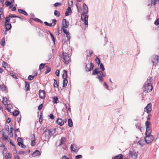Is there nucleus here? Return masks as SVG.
I'll list each match as a JSON object with an SVG mask.
<instances>
[{"instance_id":"obj_1","label":"nucleus","mask_w":159,"mask_h":159,"mask_svg":"<svg viewBox=\"0 0 159 159\" xmlns=\"http://www.w3.org/2000/svg\"><path fill=\"white\" fill-rule=\"evenodd\" d=\"M143 89L144 92L146 93L150 92L152 89V84L148 82L144 85Z\"/></svg>"},{"instance_id":"obj_2","label":"nucleus","mask_w":159,"mask_h":159,"mask_svg":"<svg viewBox=\"0 0 159 159\" xmlns=\"http://www.w3.org/2000/svg\"><path fill=\"white\" fill-rule=\"evenodd\" d=\"M62 57L65 64H68L70 62L69 54L68 53H65L63 52L62 53Z\"/></svg>"},{"instance_id":"obj_3","label":"nucleus","mask_w":159,"mask_h":159,"mask_svg":"<svg viewBox=\"0 0 159 159\" xmlns=\"http://www.w3.org/2000/svg\"><path fill=\"white\" fill-rule=\"evenodd\" d=\"M152 105L151 103H149L144 108V111L148 114V117H150L151 114L149 113L152 110Z\"/></svg>"},{"instance_id":"obj_4","label":"nucleus","mask_w":159,"mask_h":159,"mask_svg":"<svg viewBox=\"0 0 159 159\" xmlns=\"http://www.w3.org/2000/svg\"><path fill=\"white\" fill-rule=\"evenodd\" d=\"M153 139L154 137L152 135H146L144 141L147 144H149L152 142Z\"/></svg>"},{"instance_id":"obj_5","label":"nucleus","mask_w":159,"mask_h":159,"mask_svg":"<svg viewBox=\"0 0 159 159\" xmlns=\"http://www.w3.org/2000/svg\"><path fill=\"white\" fill-rule=\"evenodd\" d=\"M67 120L66 119H62L60 118H58L56 121V123L61 126H62L64 124L66 123Z\"/></svg>"},{"instance_id":"obj_6","label":"nucleus","mask_w":159,"mask_h":159,"mask_svg":"<svg viewBox=\"0 0 159 159\" xmlns=\"http://www.w3.org/2000/svg\"><path fill=\"white\" fill-rule=\"evenodd\" d=\"M81 20L84 21V23L85 25H88V16L86 14H82L81 16Z\"/></svg>"},{"instance_id":"obj_7","label":"nucleus","mask_w":159,"mask_h":159,"mask_svg":"<svg viewBox=\"0 0 159 159\" xmlns=\"http://www.w3.org/2000/svg\"><path fill=\"white\" fill-rule=\"evenodd\" d=\"M151 61L153 64H156L159 61V56L157 55H154L152 57Z\"/></svg>"},{"instance_id":"obj_8","label":"nucleus","mask_w":159,"mask_h":159,"mask_svg":"<svg viewBox=\"0 0 159 159\" xmlns=\"http://www.w3.org/2000/svg\"><path fill=\"white\" fill-rule=\"evenodd\" d=\"M51 131L49 130H45L44 132L45 136L47 139L50 138L51 137Z\"/></svg>"},{"instance_id":"obj_9","label":"nucleus","mask_w":159,"mask_h":159,"mask_svg":"<svg viewBox=\"0 0 159 159\" xmlns=\"http://www.w3.org/2000/svg\"><path fill=\"white\" fill-rule=\"evenodd\" d=\"M94 67V65L93 64V63L92 62H91L90 64V67L89 68L87 66V65L86 64V66H85V70L87 72V71H90L91 70H92L93 68Z\"/></svg>"},{"instance_id":"obj_10","label":"nucleus","mask_w":159,"mask_h":159,"mask_svg":"<svg viewBox=\"0 0 159 159\" xmlns=\"http://www.w3.org/2000/svg\"><path fill=\"white\" fill-rule=\"evenodd\" d=\"M70 148L71 151H73L75 152H77L79 150V149L77 148V145L74 144H71L70 146Z\"/></svg>"},{"instance_id":"obj_11","label":"nucleus","mask_w":159,"mask_h":159,"mask_svg":"<svg viewBox=\"0 0 159 159\" xmlns=\"http://www.w3.org/2000/svg\"><path fill=\"white\" fill-rule=\"evenodd\" d=\"M69 25V21H66V19H63L62 20V27L67 28Z\"/></svg>"},{"instance_id":"obj_12","label":"nucleus","mask_w":159,"mask_h":159,"mask_svg":"<svg viewBox=\"0 0 159 159\" xmlns=\"http://www.w3.org/2000/svg\"><path fill=\"white\" fill-rule=\"evenodd\" d=\"M39 96L42 99H44L45 96V92L43 90H40L39 91Z\"/></svg>"},{"instance_id":"obj_13","label":"nucleus","mask_w":159,"mask_h":159,"mask_svg":"<svg viewBox=\"0 0 159 159\" xmlns=\"http://www.w3.org/2000/svg\"><path fill=\"white\" fill-rule=\"evenodd\" d=\"M84 7V11L82 14H87L89 12L88 7L87 6L85 3H84L83 5Z\"/></svg>"},{"instance_id":"obj_14","label":"nucleus","mask_w":159,"mask_h":159,"mask_svg":"<svg viewBox=\"0 0 159 159\" xmlns=\"http://www.w3.org/2000/svg\"><path fill=\"white\" fill-rule=\"evenodd\" d=\"M5 31H8L10 30L11 28V23H5Z\"/></svg>"},{"instance_id":"obj_15","label":"nucleus","mask_w":159,"mask_h":159,"mask_svg":"<svg viewBox=\"0 0 159 159\" xmlns=\"http://www.w3.org/2000/svg\"><path fill=\"white\" fill-rule=\"evenodd\" d=\"M152 132V129L149 127L146 128L145 132V135H152L151 134Z\"/></svg>"},{"instance_id":"obj_16","label":"nucleus","mask_w":159,"mask_h":159,"mask_svg":"<svg viewBox=\"0 0 159 159\" xmlns=\"http://www.w3.org/2000/svg\"><path fill=\"white\" fill-rule=\"evenodd\" d=\"M99 71V68H96L94 70H93L92 73V75H97L98 74V73Z\"/></svg>"},{"instance_id":"obj_17","label":"nucleus","mask_w":159,"mask_h":159,"mask_svg":"<svg viewBox=\"0 0 159 159\" xmlns=\"http://www.w3.org/2000/svg\"><path fill=\"white\" fill-rule=\"evenodd\" d=\"M129 153V156L131 155V157L135 159L137 157V154L135 152H132L131 151H130Z\"/></svg>"},{"instance_id":"obj_18","label":"nucleus","mask_w":159,"mask_h":159,"mask_svg":"<svg viewBox=\"0 0 159 159\" xmlns=\"http://www.w3.org/2000/svg\"><path fill=\"white\" fill-rule=\"evenodd\" d=\"M66 138L65 137H62L60 140V141L59 146H60L62 144H63L65 142L66 140Z\"/></svg>"},{"instance_id":"obj_19","label":"nucleus","mask_w":159,"mask_h":159,"mask_svg":"<svg viewBox=\"0 0 159 159\" xmlns=\"http://www.w3.org/2000/svg\"><path fill=\"white\" fill-rule=\"evenodd\" d=\"M18 11L19 13L25 15L27 16V12L24 10L21 9H18Z\"/></svg>"},{"instance_id":"obj_20","label":"nucleus","mask_w":159,"mask_h":159,"mask_svg":"<svg viewBox=\"0 0 159 159\" xmlns=\"http://www.w3.org/2000/svg\"><path fill=\"white\" fill-rule=\"evenodd\" d=\"M63 74L62 75L63 79H67L68 77L67 72V71L66 70H63Z\"/></svg>"},{"instance_id":"obj_21","label":"nucleus","mask_w":159,"mask_h":159,"mask_svg":"<svg viewBox=\"0 0 159 159\" xmlns=\"http://www.w3.org/2000/svg\"><path fill=\"white\" fill-rule=\"evenodd\" d=\"M70 11H71V8L70 7H68L66 11L65 14V16H69V13Z\"/></svg>"},{"instance_id":"obj_22","label":"nucleus","mask_w":159,"mask_h":159,"mask_svg":"<svg viewBox=\"0 0 159 159\" xmlns=\"http://www.w3.org/2000/svg\"><path fill=\"white\" fill-rule=\"evenodd\" d=\"M123 157V155L122 154H119L112 158V159H122Z\"/></svg>"},{"instance_id":"obj_23","label":"nucleus","mask_w":159,"mask_h":159,"mask_svg":"<svg viewBox=\"0 0 159 159\" xmlns=\"http://www.w3.org/2000/svg\"><path fill=\"white\" fill-rule=\"evenodd\" d=\"M63 87H65L67 86L68 83V81L67 79H63Z\"/></svg>"},{"instance_id":"obj_24","label":"nucleus","mask_w":159,"mask_h":159,"mask_svg":"<svg viewBox=\"0 0 159 159\" xmlns=\"http://www.w3.org/2000/svg\"><path fill=\"white\" fill-rule=\"evenodd\" d=\"M145 142L143 140H140L138 141V143L141 147H143L145 144Z\"/></svg>"},{"instance_id":"obj_25","label":"nucleus","mask_w":159,"mask_h":159,"mask_svg":"<svg viewBox=\"0 0 159 159\" xmlns=\"http://www.w3.org/2000/svg\"><path fill=\"white\" fill-rule=\"evenodd\" d=\"M11 156L12 155L10 153H8L7 155L5 156L3 159H11Z\"/></svg>"},{"instance_id":"obj_26","label":"nucleus","mask_w":159,"mask_h":159,"mask_svg":"<svg viewBox=\"0 0 159 159\" xmlns=\"http://www.w3.org/2000/svg\"><path fill=\"white\" fill-rule=\"evenodd\" d=\"M41 153L38 150H36L33 153L32 155L34 156H35L39 155Z\"/></svg>"},{"instance_id":"obj_27","label":"nucleus","mask_w":159,"mask_h":159,"mask_svg":"<svg viewBox=\"0 0 159 159\" xmlns=\"http://www.w3.org/2000/svg\"><path fill=\"white\" fill-rule=\"evenodd\" d=\"M4 17V14L3 9L2 8H0V21L2 20V16Z\"/></svg>"},{"instance_id":"obj_28","label":"nucleus","mask_w":159,"mask_h":159,"mask_svg":"<svg viewBox=\"0 0 159 159\" xmlns=\"http://www.w3.org/2000/svg\"><path fill=\"white\" fill-rule=\"evenodd\" d=\"M25 88L26 90H29L30 89V84L28 82L25 81Z\"/></svg>"},{"instance_id":"obj_29","label":"nucleus","mask_w":159,"mask_h":159,"mask_svg":"<svg viewBox=\"0 0 159 159\" xmlns=\"http://www.w3.org/2000/svg\"><path fill=\"white\" fill-rule=\"evenodd\" d=\"M53 102L54 103L57 104L58 102L57 101H58V99L57 96H54L53 97Z\"/></svg>"},{"instance_id":"obj_30","label":"nucleus","mask_w":159,"mask_h":159,"mask_svg":"<svg viewBox=\"0 0 159 159\" xmlns=\"http://www.w3.org/2000/svg\"><path fill=\"white\" fill-rule=\"evenodd\" d=\"M0 89L2 91H6L7 90L6 87L4 85L0 86Z\"/></svg>"},{"instance_id":"obj_31","label":"nucleus","mask_w":159,"mask_h":159,"mask_svg":"<svg viewBox=\"0 0 159 159\" xmlns=\"http://www.w3.org/2000/svg\"><path fill=\"white\" fill-rule=\"evenodd\" d=\"M7 98L5 97L3 98L2 102L5 105H7Z\"/></svg>"},{"instance_id":"obj_32","label":"nucleus","mask_w":159,"mask_h":159,"mask_svg":"<svg viewBox=\"0 0 159 159\" xmlns=\"http://www.w3.org/2000/svg\"><path fill=\"white\" fill-rule=\"evenodd\" d=\"M86 52L89 53V54H87V57H90L93 54V52L91 50H87L86 51Z\"/></svg>"},{"instance_id":"obj_33","label":"nucleus","mask_w":159,"mask_h":159,"mask_svg":"<svg viewBox=\"0 0 159 159\" xmlns=\"http://www.w3.org/2000/svg\"><path fill=\"white\" fill-rule=\"evenodd\" d=\"M68 126L70 127H71L73 126V122L72 120L70 119H69L68 120Z\"/></svg>"},{"instance_id":"obj_34","label":"nucleus","mask_w":159,"mask_h":159,"mask_svg":"<svg viewBox=\"0 0 159 159\" xmlns=\"http://www.w3.org/2000/svg\"><path fill=\"white\" fill-rule=\"evenodd\" d=\"M2 67L5 69L8 68V65L7 63L3 61L2 63Z\"/></svg>"},{"instance_id":"obj_35","label":"nucleus","mask_w":159,"mask_h":159,"mask_svg":"<svg viewBox=\"0 0 159 159\" xmlns=\"http://www.w3.org/2000/svg\"><path fill=\"white\" fill-rule=\"evenodd\" d=\"M19 113V111L17 110H15L12 113L13 116H17Z\"/></svg>"},{"instance_id":"obj_36","label":"nucleus","mask_w":159,"mask_h":159,"mask_svg":"<svg viewBox=\"0 0 159 159\" xmlns=\"http://www.w3.org/2000/svg\"><path fill=\"white\" fill-rule=\"evenodd\" d=\"M11 18L10 17L8 16V17H6L5 20V23H9V22L10 21Z\"/></svg>"},{"instance_id":"obj_37","label":"nucleus","mask_w":159,"mask_h":159,"mask_svg":"<svg viewBox=\"0 0 159 159\" xmlns=\"http://www.w3.org/2000/svg\"><path fill=\"white\" fill-rule=\"evenodd\" d=\"M151 5H156L157 2L158 1V0H151Z\"/></svg>"},{"instance_id":"obj_38","label":"nucleus","mask_w":159,"mask_h":159,"mask_svg":"<svg viewBox=\"0 0 159 159\" xmlns=\"http://www.w3.org/2000/svg\"><path fill=\"white\" fill-rule=\"evenodd\" d=\"M1 45V46H3L5 45V39L4 38H3L2 39L1 41L0 42Z\"/></svg>"},{"instance_id":"obj_39","label":"nucleus","mask_w":159,"mask_h":159,"mask_svg":"<svg viewBox=\"0 0 159 159\" xmlns=\"http://www.w3.org/2000/svg\"><path fill=\"white\" fill-rule=\"evenodd\" d=\"M65 106L68 111H71V109L70 107V105L68 103L65 104Z\"/></svg>"},{"instance_id":"obj_40","label":"nucleus","mask_w":159,"mask_h":159,"mask_svg":"<svg viewBox=\"0 0 159 159\" xmlns=\"http://www.w3.org/2000/svg\"><path fill=\"white\" fill-rule=\"evenodd\" d=\"M98 74L99 75H98L97 76H100L102 77H104L105 76V75L103 74V73L102 71H99Z\"/></svg>"},{"instance_id":"obj_41","label":"nucleus","mask_w":159,"mask_h":159,"mask_svg":"<svg viewBox=\"0 0 159 159\" xmlns=\"http://www.w3.org/2000/svg\"><path fill=\"white\" fill-rule=\"evenodd\" d=\"M99 66L100 69L102 70V71H103L105 70V68L104 67V66L102 63H100L99 64Z\"/></svg>"},{"instance_id":"obj_42","label":"nucleus","mask_w":159,"mask_h":159,"mask_svg":"<svg viewBox=\"0 0 159 159\" xmlns=\"http://www.w3.org/2000/svg\"><path fill=\"white\" fill-rule=\"evenodd\" d=\"M32 19L33 20H34L35 21H37L40 22L41 23H43V21H42L41 20H40L39 19H38L37 18H32Z\"/></svg>"},{"instance_id":"obj_43","label":"nucleus","mask_w":159,"mask_h":159,"mask_svg":"<svg viewBox=\"0 0 159 159\" xmlns=\"http://www.w3.org/2000/svg\"><path fill=\"white\" fill-rule=\"evenodd\" d=\"M47 68L46 70V71L45 72V74H47L51 70V68L50 67H49L48 66H47Z\"/></svg>"},{"instance_id":"obj_44","label":"nucleus","mask_w":159,"mask_h":159,"mask_svg":"<svg viewBox=\"0 0 159 159\" xmlns=\"http://www.w3.org/2000/svg\"><path fill=\"white\" fill-rule=\"evenodd\" d=\"M54 14L57 17H58L60 16V13L58 11H57V10H56L54 11Z\"/></svg>"},{"instance_id":"obj_45","label":"nucleus","mask_w":159,"mask_h":159,"mask_svg":"<svg viewBox=\"0 0 159 159\" xmlns=\"http://www.w3.org/2000/svg\"><path fill=\"white\" fill-rule=\"evenodd\" d=\"M49 33H50L51 37L52 38V40L53 42L54 43H55V39L54 37V36L51 32H49Z\"/></svg>"},{"instance_id":"obj_46","label":"nucleus","mask_w":159,"mask_h":159,"mask_svg":"<svg viewBox=\"0 0 159 159\" xmlns=\"http://www.w3.org/2000/svg\"><path fill=\"white\" fill-rule=\"evenodd\" d=\"M5 4L7 5V7L9 6H11V2L8 1H6L5 2Z\"/></svg>"},{"instance_id":"obj_47","label":"nucleus","mask_w":159,"mask_h":159,"mask_svg":"<svg viewBox=\"0 0 159 159\" xmlns=\"http://www.w3.org/2000/svg\"><path fill=\"white\" fill-rule=\"evenodd\" d=\"M103 77H100V76H97L96 78L98 79L99 81L101 82H102L103 80V79L102 78Z\"/></svg>"},{"instance_id":"obj_48","label":"nucleus","mask_w":159,"mask_h":159,"mask_svg":"<svg viewBox=\"0 0 159 159\" xmlns=\"http://www.w3.org/2000/svg\"><path fill=\"white\" fill-rule=\"evenodd\" d=\"M8 136L6 134H3L2 136V139L4 140H7Z\"/></svg>"},{"instance_id":"obj_49","label":"nucleus","mask_w":159,"mask_h":159,"mask_svg":"<svg viewBox=\"0 0 159 159\" xmlns=\"http://www.w3.org/2000/svg\"><path fill=\"white\" fill-rule=\"evenodd\" d=\"M54 82L53 83V86L55 88L58 87V85L57 83V81L55 79H54Z\"/></svg>"},{"instance_id":"obj_50","label":"nucleus","mask_w":159,"mask_h":159,"mask_svg":"<svg viewBox=\"0 0 159 159\" xmlns=\"http://www.w3.org/2000/svg\"><path fill=\"white\" fill-rule=\"evenodd\" d=\"M44 65L45 64L43 63L41 64L39 66V70H41L42 69L44 68Z\"/></svg>"},{"instance_id":"obj_51","label":"nucleus","mask_w":159,"mask_h":159,"mask_svg":"<svg viewBox=\"0 0 159 159\" xmlns=\"http://www.w3.org/2000/svg\"><path fill=\"white\" fill-rule=\"evenodd\" d=\"M148 78H149L147 79V81L146 82V83H148V82L149 83H151V82L152 80V78L151 77H149Z\"/></svg>"},{"instance_id":"obj_52","label":"nucleus","mask_w":159,"mask_h":159,"mask_svg":"<svg viewBox=\"0 0 159 159\" xmlns=\"http://www.w3.org/2000/svg\"><path fill=\"white\" fill-rule=\"evenodd\" d=\"M34 76H33L32 75H30L28 77V79L29 80H32L34 79Z\"/></svg>"},{"instance_id":"obj_53","label":"nucleus","mask_w":159,"mask_h":159,"mask_svg":"<svg viewBox=\"0 0 159 159\" xmlns=\"http://www.w3.org/2000/svg\"><path fill=\"white\" fill-rule=\"evenodd\" d=\"M10 18H14V17H17V18H19V16H16L13 14H10L8 16Z\"/></svg>"},{"instance_id":"obj_54","label":"nucleus","mask_w":159,"mask_h":159,"mask_svg":"<svg viewBox=\"0 0 159 159\" xmlns=\"http://www.w3.org/2000/svg\"><path fill=\"white\" fill-rule=\"evenodd\" d=\"M150 124V123L148 121H147L145 122V125L146 128L149 127V126Z\"/></svg>"},{"instance_id":"obj_55","label":"nucleus","mask_w":159,"mask_h":159,"mask_svg":"<svg viewBox=\"0 0 159 159\" xmlns=\"http://www.w3.org/2000/svg\"><path fill=\"white\" fill-rule=\"evenodd\" d=\"M95 61H96L97 63H98V65H99V64L100 63V61L99 58L97 57L95 59Z\"/></svg>"},{"instance_id":"obj_56","label":"nucleus","mask_w":159,"mask_h":159,"mask_svg":"<svg viewBox=\"0 0 159 159\" xmlns=\"http://www.w3.org/2000/svg\"><path fill=\"white\" fill-rule=\"evenodd\" d=\"M66 28L65 27H62V30L64 33L67 34L69 32L67 31V30L66 29Z\"/></svg>"},{"instance_id":"obj_57","label":"nucleus","mask_w":159,"mask_h":159,"mask_svg":"<svg viewBox=\"0 0 159 159\" xmlns=\"http://www.w3.org/2000/svg\"><path fill=\"white\" fill-rule=\"evenodd\" d=\"M44 23L46 25L49 26H52V23H49L46 21L44 22Z\"/></svg>"},{"instance_id":"obj_58","label":"nucleus","mask_w":159,"mask_h":159,"mask_svg":"<svg viewBox=\"0 0 159 159\" xmlns=\"http://www.w3.org/2000/svg\"><path fill=\"white\" fill-rule=\"evenodd\" d=\"M35 140H31V145L32 146H33L35 145Z\"/></svg>"},{"instance_id":"obj_59","label":"nucleus","mask_w":159,"mask_h":159,"mask_svg":"<svg viewBox=\"0 0 159 159\" xmlns=\"http://www.w3.org/2000/svg\"><path fill=\"white\" fill-rule=\"evenodd\" d=\"M10 76H11L14 78H15L16 79H17V76L16 75L13 74V73H10Z\"/></svg>"},{"instance_id":"obj_60","label":"nucleus","mask_w":159,"mask_h":159,"mask_svg":"<svg viewBox=\"0 0 159 159\" xmlns=\"http://www.w3.org/2000/svg\"><path fill=\"white\" fill-rule=\"evenodd\" d=\"M66 36L67 37V40H69L70 39V33L69 32L67 34H66Z\"/></svg>"},{"instance_id":"obj_61","label":"nucleus","mask_w":159,"mask_h":159,"mask_svg":"<svg viewBox=\"0 0 159 159\" xmlns=\"http://www.w3.org/2000/svg\"><path fill=\"white\" fill-rule=\"evenodd\" d=\"M82 157L81 155H79L75 156V159H80Z\"/></svg>"},{"instance_id":"obj_62","label":"nucleus","mask_w":159,"mask_h":159,"mask_svg":"<svg viewBox=\"0 0 159 159\" xmlns=\"http://www.w3.org/2000/svg\"><path fill=\"white\" fill-rule=\"evenodd\" d=\"M25 151H19L18 152V153L19 154H24L25 153Z\"/></svg>"},{"instance_id":"obj_63","label":"nucleus","mask_w":159,"mask_h":159,"mask_svg":"<svg viewBox=\"0 0 159 159\" xmlns=\"http://www.w3.org/2000/svg\"><path fill=\"white\" fill-rule=\"evenodd\" d=\"M154 24L156 25H159V18L155 21Z\"/></svg>"},{"instance_id":"obj_64","label":"nucleus","mask_w":159,"mask_h":159,"mask_svg":"<svg viewBox=\"0 0 159 159\" xmlns=\"http://www.w3.org/2000/svg\"><path fill=\"white\" fill-rule=\"evenodd\" d=\"M61 159H69V158L67 157L66 156L64 155L62 156Z\"/></svg>"}]
</instances>
